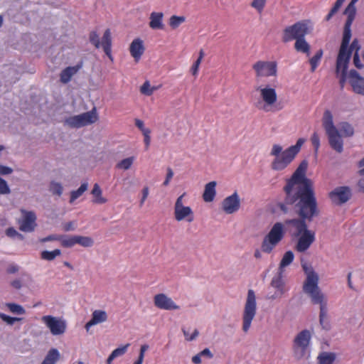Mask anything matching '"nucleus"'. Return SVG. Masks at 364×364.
Wrapping results in <instances>:
<instances>
[{
    "instance_id": "14",
    "label": "nucleus",
    "mask_w": 364,
    "mask_h": 364,
    "mask_svg": "<svg viewBox=\"0 0 364 364\" xmlns=\"http://www.w3.org/2000/svg\"><path fill=\"white\" fill-rule=\"evenodd\" d=\"M311 299L314 304H320L319 323L321 328L325 331H329L331 326L328 314L327 303L323 294H317V295L311 296Z\"/></svg>"
},
{
    "instance_id": "24",
    "label": "nucleus",
    "mask_w": 364,
    "mask_h": 364,
    "mask_svg": "<svg viewBox=\"0 0 364 364\" xmlns=\"http://www.w3.org/2000/svg\"><path fill=\"white\" fill-rule=\"evenodd\" d=\"M23 218L20 224V230L23 232H33L36 227V215L33 211L21 210Z\"/></svg>"
},
{
    "instance_id": "42",
    "label": "nucleus",
    "mask_w": 364,
    "mask_h": 364,
    "mask_svg": "<svg viewBox=\"0 0 364 364\" xmlns=\"http://www.w3.org/2000/svg\"><path fill=\"white\" fill-rule=\"evenodd\" d=\"M60 242L63 247H72L75 245H76V235L67 237L65 235H60Z\"/></svg>"
},
{
    "instance_id": "25",
    "label": "nucleus",
    "mask_w": 364,
    "mask_h": 364,
    "mask_svg": "<svg viewBox=\"0 0 364 364\" xmlns=\"http://www.w3.org/2000/svg\"><path fill=\"white\" fill-rule=\"evenodd\" d=\"M145 50L144 42L141 39L135 38L129 46V52L135 62H138Z\"/></svg>"
},
{
    "instance_id": "41",
    "label": "nucleus",
    "mask_w": 364,
    "mask_h": 364,
    "mask_svg": "<svg viewBox=\"0 0 364 364\" xmlns=\"http://www.w3.org/2000/svg\"><path fill=\"white\" fill-rule=\"evenodd\" d=\"M323 55V50L319 49L316 53L309 59V63L311 65V71L314 72L319 61L321 60Z\"/></svg>"
},
{
    "instance_id": "55",
    "label": "nucleus",
    "mask_w": 364,
    "mask_h": 364,
    "mask_svg": "<svg viewBox=\"0 0 364 364\" xmlns=\"http://www.w3.org/2000/svg\"><path fill=\"white\" fill-rule=\"evenodd\" d=\"M148 195H149V187L144 186L142 189V197H141V198L140 200V203H139L140 206L143 205L144 201L147 198Z\"/></svg>"
},
{
    "instance_id": "33",
    "label": "nucleus",
    "mask_w": 364,
    "mask_h": 364,
    "mask_svg": "<svg viewBox=\"0 0 364 364\" xmlns=\"http://www.w3.org/2000/svg\"><path fill=\"white\" fill-rule=\"evenodd\" d=\"M91 320L95 325L103 323L107 320V314L105 311L95 310L92 314Z\"/></svg>"
},
{
    "instance_id": "30",
    "label": "nucleus",
    "mask_w": 364,
    "mask_h": 364,
    "mask_svg": "<svg viewBox=\"0 0 364 364\" xmlns=\"http://www.w3.org/2000/svg\"><path fill=\"white\" fill-rule=\"evenodd\" d=\"M60 358V355L58 349L51 348L48 350L41 364H55Z\"/></svg>"
},
{
    "instance_id": "60",
    "label": "nucleus",
    "mask_w": 364,
    "mask_h": 364,
    "mask_svg": "<svg viewBox=\"0 0 364 364\" xmlns=\"http://www.w3.org/2000/svg\"><path fill=\"white\" fill-rule=\"evenodd\" d=\"M6 235L10 237H16L18 232L14 228H9L6 231Z\"/></svg>"
},
{
    "instance_id": "54",
    "label": "nucleus",
    "mask_w": 364,
    "mask_h": 364,
    "mask_svg": "<svg viewBox=\"0 0 364 364\" xmlns=\"http://www.w3.org/2000/svg\"><path fill=\"white\" fill-rule=\"evenodd\" d=\"M13 172V169L9 166L0 164V175H9Z\"/></svg>"
},
{
    "instance_id": "26",
    "label": "nucleus",
    "mask_w": 364,
    "mask_h": 364,
    "mask_svg": "<svg viewBox=\"0 0 364 364\" xmlns=\"http://www.w3.org/2000/svg\"><path fill=\"white\" fill-rule=\"evenodd\" d=\"M82 65L83 62L80 61L75 66H69L63 69L60 73V81L63 84L68 83L72 77L82 68Z\"/></svg>"
},
{
    "instance_id": "22",
    "label": "nucleus",
    "mask_w": 364,
    "mask_h": 364,
    "mask_svg": "<svg viewBox=\"0 0 364 364\" xmlns=\"http://www.w3.org/2000/svg\"><path fill=\"white\" fill-rule=\"evenodd\" d=\"M222 210L226 214L236 213L240 208V199L237 192L226 197L221 203Z\"/></svg>"
},
{
    "instance_id": "9",
    "label": "nucleus",
    "mask_w": 364,
    "mask_h": 364,
    "mask_svg": "<svg viewBox=\"0 0 364 364\" xmlns=\"http://www.w3.org/2000/svg\"><path fill=\"white\" fill-rule=\"evenodd\" d=\"M257 311L256 296L252 289H249L247 296L242 313V331L247 333L251 327V323L254 319Z\"/></svg>"
},
{
    "instance_id": "40",
    "label": "nucleus",
    "mask_w": 364,
    "mask_h": 364,
    "mask_svg": "<svg viewBox=\"0 0 364 364\" xmlns=\"http://www.w3.org/2000/svg\"><path fill=\"white\" fill-rule=\"evenodd\" d=\"M6 306L14 314L23 315L26 314L24 308L19 304L15 303H6Z\"/></svg>"
},
{
    "instance_id": "43",
    "label": "nucleus",
    "mask_w": 364,
    "mask_h": 364,
    "mask_svg": "<svg viewBox=\"0 0 364 364\" xmlns=\"http://www.w3.org/2000/svg\"><path fill=\"white\" fill-rule=\"evenodd\" d=\"M204 57V51L203 49H200L198 53V57L197 60L195 61L193 65L191 68V72L193 76H196L198 75L199 66L202 62V60Z\"/></svg>"
},
{
    "instance_id": "4",
    "label": "nucleus",
    "mask_w": 364,
    "mask_h": 364,
    "mask_svg": "<svg viewBox=\"0 0 364 364\" xmlns=\"http://www.w3.org/2000/svg\"><path fill=\"white\" fill-rule=\"evenodd\" d=\"M322 126L328 137V144L332 149L337 153L343 151V140L342 135L333 124V114L328 109L323 113L322 118Z\"/></svg>"
},
{
    "instance_id": "13",
    "label": "nucleus",
    "mask_w": 364,
    "mask_h": 364,
    "mask_svg": "<svg viewBox=\"0 0 364 364\" xmlns=\"http://www.w3.org/2000/svg\"><path fill=\"white\" fill-rule=\"evenodd\" d=\"M257 79L261 77H276L277 63L276 61L259 60L252 65Z\"/></svg>"
},
{
    "instance_id": "49",
    "label": "nucleus",
    "mask_w": 364,
    "mask_h": 364,
    "mask_svg": "<svg viewBox=\"0 0 364 364\" xmlns=\"http://www.w3.org/2000/svg\"><path fill=\"white\" fill-rule=\"evenodd\" d=\"M265 4L266 0H252L251 6L260 14L263 11Z\"/></svg>"
},
{
    "instance_id": "10",
    "label": "nucleus",
    "mask_w": 364,
    "mask_h": 364,
    "mask_svg": "<svg viewBox=\"0 0 364 364\" xmlns=\"http://www.w3.org/2000/svg\"><path fill=\"white\" fill-rule=\"evenodd\" d=\"M311 338V334L307 329L302 330L295 336L292 348L294 357L297 360H301L306 355Z\"/></svg>"
},
{
    "instance_id": "31",
    "label": "nucleus",
    "mask_w": 364,
    "mask_h": 364,
    "mask_svg": "<svg viewBox=\"0 0 364 364\" xmlns=\"http://www.w3.org/2000/svg\"><path fill=\"white\" fill-rule=\"evenodd\" d=\"M336 358V353L332 352H322L317 358L319 364H333Z\"/></svg>"
},
{
    "instance_id": "47",
    "label": "nucleus",
    "mask_w": 364,
    "mask_h": 364,
    "mask_svg": "<svg viewBox=\"0 0 364 364\" xmlns=\"http://www.w3.org/2000/svg\"><path fill=\"white\" fill-rule=\"evenodd\" d=\"M344 1H345V0H337L336 1V3L334 4L333 6L330 10L328 14L326 17V21H330V19L333 17V16L335 15L338 11V10L341 7V6L344 3Z\"/></svg>"
},
{
    "instance_id": "32",
    "label": "nucleus",
    "mask_w": 364,
    "mask_h": 364,
    "mask_svg": "<svg viewBox=\"0 0 364 364\" xmlns=\"http://www.w3.org/2000/svg\"><path fill=\"white\" fill-rule=\"evenodd\" d=\"M294 255L292 251L286 252L280 262L278 272L284 273V268L289 265L294 260Z\"/></svg>"
},
{
    "instance_id": "58",
    "label": "nucleus",
    "mask_w": 364,
    "mask_h": 364,
    "mask_svg": "<svg viewBox=\"0 0 364 364\" xmlns=\"http://www.w3.org/2000/svg\"><path fill=\"white\" fill-rule=\"evenodd\" d=\"M150 133H151L150 129H149L147 131H144V133H143V134L144 136V143L146 144V148H148L150 144V141H151Z\"/></svg>"
},
{
    "instance_id": "37",
    "label": "nucleus",
    "mask_w": 364,
    "mask_h": 364,
    "mask_svg": "<svg viewBox=\"0 0 364 364\" xmlns=\"http://www.w3.org/2000/svg\"><path fill=\"white\" fill-rule=\"evenodd\" d=\"M186 21L184 16L173 15L170 17L168 24L171 29H176L181 24Z\"/></svg>"
},
{
    "instance_id": "61",
    "label": "nucleus",
    "mask_w": 364,
    "mask_h": 364,
    "mask_svg": "<svg viewBox=\"0 0 364 364\" xmlns=\"http://www.w3.org/2000/svg\"><path fill=\"white\" fill-rule=\"evenodd\" d=\"M63 230L65 232L71 231L75 230L73 222H69L63 225Z\"/></svg>"
},
{
    "instance_id": "1",
    "label": "nucleus",
    "mask_w": 364,
    "mask_h": 364,
    "mask_svg": "<svg viewBox=\"0 0 364 364\" xmlns=\"http://www.w3.org/2000/svg\"><path fill=\"white\" fill-rule=\"evenodd\" d=\"M308 161L303 160L283 187L284 198L278 207L284 213L294 211L299 218L285 220L292 237H298L309 231L306 222L318 217L320 210L313 181L306 176Z\"/></svg>"
},
{
    "instance_id": "5",
    "label": "nucleus",
    "mask_w": 364,
    "mask_h": 364,
    "mask_svg": "<svg viewBox=\"0 0 364 364\" xmlns=\"http://www.w3.org/2000/svg\"><path fill=\"white\" fill-rule=\"evenodd\" d=\"M284 235V224L280 222L274 223L262 241L261 251L266 254L272 253L277 245L283 240Z\"/></svg>"
},
{
    "instance_id": "52",
    "label": "nucleus",
    "mask_w": 364,
    "mask_h": 364,
    "mask_svg": "<svg viewBox=\"0 0 364 364\" xmlns=\"http://www.w3.org/2000/svg\"><path fill=\"white\" fill-rule=\"evenodd\" d=\"M311 143L314 147L315 152L316 153L318 150V148L320 146V139L318 134L316 132H314L311 138Z\"/></svg>"
},
{
    "instance_id": "6",
    "label": "nucleus",
    "mask_w": 364,
    "mask_h": 364,
    "mask_svg": "<svg viewBox=\"0 0 364 364\" xmlns=\"http://www.w3.org/2000/svg\"><path fill=\"white\" fill-rule=\"evenodd\" d=\"M256 90L259 92L260 98L262 102L260 109L264 112H275L282 109V107H279L276 105L277 101V95L274 88L270 87L269 86L265 87H257Z\"/></svg>"
},
{
    "instance_id": "18",
    "label": "nucleus",
    "mask_w": 364,
    "mask_h": 364,
    "mask_svg": "<svg viewBox=\"0 0 364 364\" xmlns=\"http://www.w3.org/2000/svg\"><path fill=\"white\" fill-rule=\"evenodd\" d=\"M153 301L154 306L159 309L166 311H175L180 309V306L164 293H160L154 295Z\"/></svg>"
},
{
    "instance_id": "19",
    "label": "nucleus",
    "mask_w": 364,
    "mask_h": 364,
    "mask_svg": "<svg viewBox=\"0 0 364 364\" xmlns=\"http://www.w3.org/2000/svg\"><path fill=\"white\" fill-rule=\"evenodd\" d=\"M358 1V0H351V1L344 10L343 14L347 16V19L346 21L343 28V37L344 38H351L350 27L356 15V7L355 4Z\"/></svg>"
},
{
    "instance_id": "56",
    "label": "nucleus",
    "mask_w": 364,
    "mask_h": 364,
    "mask_svg": "<svg viewBox=\"0 0 364 364\" xmlns=\"http://www.w3.org/2000/svg\"><path fill=\"white\" fill-rule=\"evenodd\" d=\"M60 239H61L60 235H48V237H46L41 239V241L42 242H46L52 241V240H60Z\"/></svg>"
},
{
    "instance_id": "64",
    "label": "nucleus",
    "mask_w": 364,
    "mask_h": 364,
    "mask_svg": "<svg viewBox=\"0 0 364 364\" xmlns=\"http://www.w3.org/2000/svg\"><path fill=\"white\" fill-rule=\"evenodd\" d=\"M199 353L201 356H207L210 358H211L213 357V354L208 348H205L204 350L200 351Z\"/></svg>"
},
{
    "instance_id": "28",
    "label": "nucleus",
    "mask_w": 364,
    "mask_h": 364,
    "mask_svg": "<svg viewBox=\"0 0 364 364\" xmlns=\"http://www.w3.org/2000/svg\"><path fill=\"white\" fill-rule=\"evenodd\" d=\"M217 182L215 181H210L205 185L204 191L203 193V199L206 203L212 202L216 195L215 187Z\"/></svg>"
},
{
    "instance_id": "11",
    "label": "nucleus",
    "mask_w": 364,
    "mask_h": 364,
    "mask_svg": "<svg viewBox=\"0 0 364 364\" xmlns=\"http://www.w3.org/2000/svg\"><path fill=\"white\" fill-rule=\"evenodd\" d=\"M98 116L96 108L82 114L68 117L64 124L71 128H80L97 122Z\"/></svg>"
},
{
    "instance_id": "21",
    "label": "nucleus",
    "mask_w": 364,
    "mask_h": 364,
    "mask_svg": "<svg viewBox=\"0 0 364 364\" xmlns=\"http://www.w3.org/2000/svg\"><path fill=\"white\" fill-rule=\"evenodd\" d=\"M296 238L298 240L295 245V250L298 252H304L316 240L315 232L310 230Z\"/></svg>"
},
{
    "instance_id": "39",
    "label": "nucleus",
    "mask_w": 364,
    "mask_h": 364,
    "mask_svg": "<svg viewBox=\"0 0 364 364\" xmlns=\"http://www.w3.org/2000/svg\"><path fill=\"white\" fill-rule=\"evenodd\" d=\"M76 244L84 247H92L94 244L93 240L90 237L76 235Z\"/></svg>"
},
{
    "instance_id": "3",
    "label": "nucleus",
    "mask_w": 364,
    "mask_h": 364,
    "mask_svg": "<svg viewBox=\"0 0 364 364\" xmlns=\"http://www.w3.org/2000/svg\"><path fill=\"white\" fill-rule=\"evenodd\" d=\"M304 141V139L300 138L295 145L291 146L284 151L282 146L274 144L270 152V155L275 157L271 164L272 169L277 171L284 170L299 152Z\"/></svg>"
},
{
    "instance_id": "62",
    "label": "nucleus",
    "mask_w": 364,
    "mask_h": 364,
    "mask_svg": "<svg viewBox=\"0 0 364 364\" xmlns=\"http://www.w3.org/2000/svg\"><path fill=\"white\" fill-rule=\"evenodd\" d=\"M11 285L16 289H20L22 287L21 281L20 279H15L11 282Z\"/></svg>"
},
{
    "instance_id": "23",
    "label": "nucleus",
    "mask_w": 364,
    "mask_h": 364,
    "mask_svg": "<svg viewBox=\"0 0 364 364\" xmlns=\"http://www.w3.org/2000/svg\"><path fill=\"white\" fill-rule=\"evenodd\" d=\"M348 77L353 92L364 96V77H361L355 70H350Z\"/></svg>"
},
{
    "instance_id": "20",
    "label": "nucleus",
    "mask_w": 364,
    "mask_h": 364,
    "mask_svg": "<svg viewBox=\"0 0 364 364\" xmlns=\"http://www.w3.org/2000/svg\"><path fill=\"white\" fill-rule=\"evenodd\" d=\"M351 196L350 189L348 186L337 187L329 193L331 200L337 205L346 203Z\"/></svg>"
},
{
    "instance_id": "53",
    "label": "nucleus",
    "mask_w": 364,
    "mask_h": 364,
    "mask_svg": "<svg viewBox=\"0 0 364 364\" xmlns=\"http://www.w3.org/2000/svg\"><path fill=\"white\" fill-rule=\"evenodd\" d=\"M353 64L358 69H361L363 68V65L361 63L360 60L359 54L357 53V52H355L353 55Z\"/></svg>"
},
{
    "instance_id": "8",
    "label": "nucleus",
    "mask_w": 364,
    "mask_h": 364,
    "mask_svg": "<svg viewBox=\"0 0 364 364\" xmlns=\"http://www.w3.org/2000/svg\"><path fill=\"white\" fill-rule=\"evenodd\" d=\"M350 38L343 37L338 55L336 59V71L337 74L341 73L339 84L341 89L343 88L346 80V72L350 61V55L347 54L346 55L345 53L346 48L348 43H350Z\"/></svg>"
},
{
    "instance_id": "16",
    "label": "nucleus",
    "mask_w": 364,
    "mask_h": 364,
    "mask_svg": "<svg viewBox=\"0 0 364 364\" xmlns=\"http://www.w3.org/2000/svg\"><path fill=\"white\" fill-rule=\"evenodd\" d=\"M41 320L53 336L62 335L65 332L66 322L62 318L49 315L43 316Z\"/></svg>"
},
{
    "instance_id": "59",
    "label": "nucleus",
    "mask_w": 364,
    "mask_h": 364,
    "mask_svg": "<svg viewBox=\"0 0 364 364\" xmlns=\"http://www.w3.org/2000/svg\"><path fill=\"white\" fill-rule=\"evenodd\" d=\"M135 125L136 127H138L142 133H144V131H147L149 129H146L144 127V122L141 119H135Z\"/></svg>"
},
{
    "instance_id": "29",
    "label": "nucleus",
    "mask_w": 364,
    "mask_h": 364,
    "mask_svg": "<svg viewBox=\"0 0 364 364\" xmlns=\"http://www.w3.org/2000/svg\"><path fill=\"white\" fill-rule=\"evenodd\" d=\"M93 196L92 203L95 204H104L107 202V199L102 196V189L97 183H95L91 191Z\"/></svg>"
},
{
    "instance_id": "57",
    "label": "nucleus",
    "mask_w": 364,
    "mask_h": 364,
    "mask_svg": "<svg viewBox=\"0 0 364 364\" xmlns=\"http://www.w3.org/2000/svg\"><path fill=\"white\" fill-rule=\"evenodd\" d=\"M173 176V172L171 168H167V173L166 180L164 182V186H166L168 185L170 180L172 178Z\"/></svg>"
},
{
    "instance_id": "46",
    "label": "nucleus",
    "mask_w": 364,
    "mask_h": 364,
    "mask_svg": "<svg viewBox=\"0 0 364 364\" xmlns=\"http://www.w3.org/2000/svg\"><path fill=\"white\" fill-rule=\"evenodd\" d=\"M349 43L347 45L345 50V53L347 55V54L350 55V58L351 57V54L353 50H355V52H357L358 53V51L360 49V45L359 44V41L357 38H355L353 42L351 43L349 48H348Z\"/></svg>"
},
{
    "instance_id": "36",
    "label": "nucleus",
    "mask_w": 364,
    "mask_h": 364,
    "mask_svg": "<svg viewBox=\"0 0 364 364\" xmlns=\"http://www.w3.org/2000/svg\"><path fill=\"white\" fill-rule=\"evenodd\" d=\"M339 127H340L341 132H342V134L344 136L350 137V136H353L354 129L350 123H348L347 122H341L339 124Z\"/></svg>"
},
{
    "instance_id": "35",
    "label": "nucleus",
    "mask_w": 364,
    "mask_h": 364,
    "mask_svg": "<svg viewBox=\"0 0 364 364\" xmlns=\"http://www.w3.org/2000/svg\"><path fill=\"white\" fill-rule=\"evenodd\" d=\"M61 255V251L59 249H55L53 251L44 250L41 253V257L42 259L46 261H53L58 256Z\"/></svg>"
},
{
    "instance_id": "2",
    "label": "nucleus",
    "mask_w": 364,
    "mask_h": 364,
    "mask_svg": "<svg viewBox=\"0 0 364 364\" xmlns=\"http://www.w3.org/2000/svg\"><path fill=\"white\" fill-rule=\"evenodd\" d=\"M312 25L310 20H301L295 23L286 26L282 33V41L287 43L295 41L294 49L299 53L310 55L311 46L305 40V36L311 33Z\"/></svg>"
},
{
    "instance_id": "50",
    "label": "nucleus",
    "mask_w": 364,
    "mask_h": 364,
    "mask_svg": "<svg viewBox=\"0 0 364 364\" xmlns=\"http://www.w3.org/2000/svg\"><path fill=\"white\" fill-rule=\"evenodd\" d=\"M11 193V189L9 187L7 182L0 177V195H6Z\"/></svg>"
},
{
    "instance_id": "7",
    "label": "nucleus",
    "mask_w": 364,
    "mask_h": 364,
    "mask_svg": "<svg viewBox=\"0 0 364 364\" xmlns=\"http://www.w3.org/2000/svg\"><path fill=\"white\" fill-rule=\"evenodd\" d=\"M301 267L306 274V278L303 285V291L309 294L310 297L317 295V293L318 294H322L318 287L319 277L318 274L306 262L301 263Z\"/></svg>"
},
{
    "instance_id": "15",
    "label": "nucleus",
    "mask_w": 364,
    "mask_h": 364,
    "mask_svg": "<svg viewBox=\"0 0 364 364\" xmlns=\"http://www.w3.org/2000/svg\"><path fill=\"white\" fill-rule=\"evenodd\" d=\"M185 193L180 196L176 200L174 205V218L176 221L186 220L191 223L193 220V212L191 207L185 206L183 203V198Z\"/></svg>"
},
{
    "instance_id": "63",
    "label": "nucleus",
    "mask_w": 364,
    "mask_h": 364,
    "mask_svg": "<svg viewBox=\"0 0 364 364\" xmlns=\"http://www.w3.org/2000/svg\"><path fill=\"white\" fill-rule=\"evenodd\" d=\"M149 349V346L146 345V344H144L141 346L140 348V351H139V358H142L144 359V353L145 352Z\"/></svg>"
},
{
    "instance_id": "12",
    "label": "nucleus",
    "mask_w": 364,
    "mask_h": 364,
    "mask_svg": "<svg viewBox=\"0 0 364 364\" xmlns=\"http://www.w3.org/2000/svg\"><path fill=\"white\" fill-rule=\"evenodd\" d=\"M89 41L96 48H99L100 46H102L107 57L112 61L113 60V58L111 53L112 36L111 31L109 28L106 29L104 32L101 43L98 33L95 31H92L90 33Z\"/></svg>"
},
{
    "instance_id": "38",
    "label": "nucleus",
    "mask_w": 364,
    "mask_h": 364,
    "mask_svg": "<svg viewBox=\"0 0 364 364\" xmlns=\"http://www.w3.org/2000/svg\"><path fill=\"white\" fill-rule=\"evenodd\" d=\"M134 161V156H130L126 158L119 162H118L116 165V168L122 170H128L131 168Z\"/></svg>"
},
{
    "instance_id": "45",
    "label": "nucleus",
    "mask_w": 364,
    "mask_h": 364,
    "mask_svg": "<svg viewBox=\"0 0 364 364\" xmlns=\"http://www.w3.org/2000/svg\"><path fill=\"white\" fill-rule=\"evenodd\" d=\"M49 191L53 195L60 196L63 193V187L58 182L51 181L49 186Z\"/></svg>"
},
{
    "instance_id": "48",
    "label": "nucleus",
    "mask_w": 364,
    "mask_h": 364,
    "mask_svg": "<svg viewBox=\"0 0 364 364\" xmlns=\"http://www.w3.org/2000/svg\"><path fill=\"white\" fill-rule=\"evenodd\" d=\"M0 318L11 326H12L16 321H20L23 320L22 318L11 317L4 313H0Z\"/></svg>"
},
{
    "instance_id": "34",
    "label": "nucleus",
    "mask_w": 364,
    "mask_h": 364,
    "mask_svg": "<svg viewBox=\"0 0 364 364\" xmlns=\"http://www.w3.org/2000/svg\"><path fill=\"white\" fill-rule=\"evenodd\" d=\"M88 188V183L87 182L82 183L80 188L76 191H72L70 192V203H73L77 198L80 197Z\"/></svg>"
},
{
    "instance_id": "44",
    "label": "nucleus",
    "mask_w": 364,
    "mask_h": 364,
    "mask_svg": "<svg viewBox=\"0 0 364 364\" xmlns=\"http://www.w3.org/2000/svg\"><path fill=\"white\" fill-rule=\"evenodd\" d=\"M157 90L156 87H151L149 81L146 80L140 87V92L141 94L146 96H151L155 90Z\"/></svg>"
},
{
    "instance_id": "27",
    "label": "nucleus",
    "mask_w": 364,
    "mask_h": 364,
    "mask_svg": "<svg viewBox=\"0 0 364 364\" xmlns=\"http://www.w3.org/2000/svg\"><path fill=\"white\" fill-rule=\"evenodd\" d=\"M164 14L162 12H152L149 16V27L153 30H163L164 24L163 23Z\"/></svg>"
},
{
    "instance_id": "51",
    "label": "nucleus",
    "mask_w": 364,
    "mask_h": 364,
    "mask_svg": "<svg viewBox=\"0 0 364 364\" xmlns=\"http://www.w3.org/2000/svg\"><path fill=\"white\" fill-rule=\"evenodd\" d=\"M129 346V343H127L126 344L125 346H123L122 347H119V348H116L115 350H114L112 352V354L115 357H118V356H120V355H124L126 351H127V348Z\"/></svg>"
},
{
    "instance_id": "17",
    "label": "nucleus",
    "mask_w": 364,
    "mask_h": 364,
    "mask_svg": "<svg viewBox=\"0 0 364 364\" xmlns=\"http://www.w3.org/2000/svg\"><path fill=\"white\" fill-rule=\"evenodd\" d=\"M284 273L278 272L277 274L272 278L270 285L272 288L275 289L274 294L270 292L267 294V299L269 300H275L281 299L287 291L285 282L284 280Z\"/></svg>"
}]
</instances>
